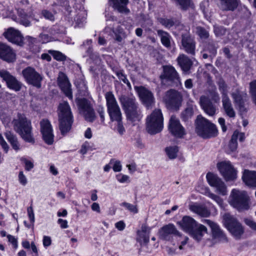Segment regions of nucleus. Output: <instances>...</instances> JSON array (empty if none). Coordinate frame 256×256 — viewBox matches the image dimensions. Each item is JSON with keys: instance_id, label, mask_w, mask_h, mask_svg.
I'll use <instances>...</instances> for the list:
<instances>
[{"instance_id": "4468645a", "label": "nucleus", "mask_w": 256, "mask_h": 256, "mask_svg": "<svg viewBox=\"0 0 256 256\" xmlns=\"http://www.w3.org/2000/svg\"><path fill=\"white\" fill-rule=\"evenodd\" d=\"M142 104L148 108H151L155 103V98L152 92L144 86H135Z\"/></svg>"}, {"instance_id": "e2e57ef3", "label": "nucleus", "mask_w": 256, "mask_h": 256, "mask_svg": "<svg viewBox=\"0 0 256 256\" xmlns=\"http://www.w3.org/2000/svg\"><path fill=\"white\" fill-rule=\"evenodd\" d=\"M27 210L30 221L32 224H34V215L32 206H30L28 207Z\"/></svg>"}, {"instance_id": "09e8293b", "label": "nucleus", "mask_w": 256, "mask_h": 256, "mask_svg": "<svg viewBox=\"0 0 256 256\" xmlns=\"http://www.w3.org/2000/svg\"><path fill=\"white\" fill-rule=\"evenodd\" d=\"M250 93L254 103L256 105V80H253L250 84Z\"/></svg>"}, {"instance_id": "13d9d810", "label": "nucleus", "mask_w": 256, "mask_h": 256, "mask_svg": "<svg viewBox=\"0 0 256 256\" xmlns=\"http://www.w3.org/2000/svg\"><path fill=\"white\" fill-rule=\"evenodd\" d=\"M42 14L46 18L52 21L54 20V16L50 12L47 10H44L42 11Z\"/></svg>"}, {"instance_id": "3c124183", "label": "nucleus", "mask_w": 256, "mask_h": 256, "mask_svg": "<svg viewBox=\"0 0 256 256\" xmlns=\"http://www.w3.org/2000/svg\"><path fill=\"white\" fill-rule=\"evenodd\" d=\"M160 22L167 28H170L174 26L175 22L172 19H168L165 18H160Z\"/></svg>"}, {"instance_id": "052dcab7", "label": "nucleus", "mask_w": 256, "mask_h": 256, "mask_svg": "<svg viewBox=\"0 0 256 256\" xmlns=\"http://www.w3.org/2000/svg\"><path fill=\"white\" fill-rule=\"evenodd\" d=\"M112 161L114 162V164L112 166L114 171L116 172H120L122 170V165L120 162L118 160H112L110 161V162H112Z\"/></svg>"}, {"instance_id": "9d476101", "label": "nucleus", "mask_w": 256, "mask_h": 256, "mask_svg": "<svg viewBox=\"0 0 256 256\" xmlns=\"http://www.w3.org/2000/svg\"><path fill=\"white\" fill-rule=\"evenodd\" d=\"M182 94L173 89L166 92L163 101L166 107L170 109L177 110L182 104Z\"/></svg>"}, {"instance_id": "2eb2a0df", "label": "nucleus", "mask_w": 256, "mask_h": 256, "mask_svg": "<svg viewBox=\"0 0 256 256\" xmlns=\"http://www.w3.org/2000/svg\"><path fill=\"white\" fill-rule=\"evenodd\" d=\"M206 178L209 184L216 188L218 192L223 196L227 194L226 184L216 175L211 172H208L206 174Z\"/></svg>"}, {"instance_id": "f3484780", "label": "nucleus", "mask_w": 256, "mask_h": 256, "mask_svg": "<svg viewBox=\"0 0 256 256\" xmlns=\"http://www.w3.org/2000/svg\"><path fill=\"white\" fill-rule=\"evenodd\" d=\"M40 132L44 140L48 144L50 145L54 142V134L50 122L46 119H43L40 122Z\"/></svg>"}, {"instance_id": "f704fd0d", "label": "nucleus", "mask_w": 256, "mask_h": 256, "mask_svg": "<svg viewBox=\"0 0 256 256\" xmlns=\"http://www.w3.org/2000/svg\"><path fill=\"white\" fill-rule=\"evenodd\" d=\"M222 107L226 115L230 118H234L236 114L230 98L222 99Z\"/></svg>"}, {"instance_id": "72a5a7b5", "label": "nucleus", "mask_w": 256, "mask_h": 256, "mask_svg": "<svg viewBox=\"0 0 256 256\" xmlns=\"http://www.w3.org/2000/svg\"><path fill=\"white\" fill-rule=\"evenodd\" d=\"M158 36L160 38V41L162 45L167 48H171L172 38L170 34L162 30H158Z\"/></svg>"}, {"instance_id": "b1692460", "label": "nucleus", "mask_w": 256, "mask_h": 256, "mask_svg": "<svg viewBox=\"0 0 256 256\" xmlns=\"http://www.w3.org/2000/svg\"><path fill=\"white\" fill-rule=\"evenodd\" d=\"M231 96L236 106L238 107L240 111V112H246V109L245 107L244 102L246 101L245 98L247 96L246 94L241 93L237 90L236 92H232Z\"/></svg>"}, {"instance_id": "c85d7f7f", "label": "nucleus", "mask_w": 256, "mask_h": 256, "mask_svg": "<svg viewBox=\"0 0 256 256\" xmlns=\"http://www.w3.org/2000/svg\"><path fill=\"white\" fill-rule=\"evenodd\" d=\"M218 4L220 9L223 11H234L239 4L238 0H219Z\"/></svg>"}, {"instance_id": "a18cd8bd", "label": "nucleus", "mask_w": 256, "mask_h": 256, "mask_svg": "<svg viewBox=\"0 0 256 256\" xmlns=\"http://www.w3.org/2000/svg\"><path fill=\"white\" fill-rule=\"evenodd\" d=\"M48 52L56 60L64 61L66 60V56L59 51L49 50Z\"/></svg>"}, {"instance_id": "49530a36", "label": "nucleus", "mask_w": 256, "mask_h": 256, "mask_svg": "<svg viewBox=\"0 0 256 256\" xmlns=\"http://www.w3.org/2000/svg\"><path fill=\"white\" fill-rule=\"evenodd\" d=\"M196 33L202 39H206L209 36L208 32L202 26L196 28Z\"/></svg>"}, {"instance_id": "de8ad7c7", "label": "nucleus", "mask_w": 256, "mask_h": 256, "mask_svg": "<svg viewBox=\"0 0 256 256\" xmlns=\"http://www.w3.org/2000/svg\"><path fill=\"white\" fill-rule=\"evenodd\" d=\"M217 46L213 43H208L205 48V50L208 52L210 54V56L214 57L216 54Z\"/></svg>"}, {"instance_id": "4c0bfd02", "label": "nucleus", "mask_w": 256, "mask_h": 256, "mask_svg": "<svg viewBox=\"0 0 256 256\" xmlns=\"http://www.w3.org/2000/svg\"><path fill=\"white\" fill-rule=\"evenodd\" d=\"M18 14L19 16L18 22L20 24L25 26H29L30 25V22L28 19V15L24 10L22 8H18Z\"/></svg>"}, {"instance_id": "aec40b11", "label": "nucleus", "mask_w": 256, "mask_h": 256, "mask_svg": "<svg viewBox=\"0 0 256 256\" xmlns=\"http://www.w3.org/2000/svg\"><path fill=\"white\" fill-rule=\"evenodd\" d=\"M169 130L177 138H181L186 134L184 128L180 124V120L174 116H172L170 118Z\"/></svg>"}, {"instance_id": "c03bdc74", "label": "nucleus", "mask_w": 256, "mask_h": 256, "mask_svg": "<svg viewBox=\"0 0 256 256\" xmlns=\"http://www.w3.org/2000/svg\"><path fill=\"white\" fill-rule=\"evenodd\" d=\"M116 74L120 80L126 84L129 88H131V85L126 78V75L124 73L123 70H119L116 72Z\"/></svg>"}, {"instance_id": "4be33fe9", "label": "nucleus", "mask_w": 256, "mask_h": 256, "mask_svg": "<svg viewBox=\"0 0 256 256\" xmlns=\"http://www.w3.org/2000/svg\"><path fill=\"white\" fill-rule=\"evenodd\" d=\"M0 58L8 62L16 60V54L8 45L0 42Z\"/></svg>"}, {"instance_id": "ddd939ff", "label": "nucleus", "mask_w": 256, "mask_h": 256, "mask_svg": "<svg viewBox=\"0 0 256 256\" xmlns=\"http://www.w3.org/2000/svg\"><path fill=\"white\" fill-rule=\"evenodd\" d=\"M0 77L3 81L6 82V86L10 89L15 92H18L20 90L22 84L6 70L4 68L0 69Z\"/></svg>"}, {"instance_id": "423d86ee", "label": "nucleus", "mask_w": 256, "mask_h": 256, "mask_svg": "<svg viewBox=\"0 0 256 256\" xmlns=\"http://www.w3.org/2000/svg\"><path fill=\"white\" fill-rule=\"evenodd\" d=\"M163 128V117L160 109L154 110L147 117L146 120V130L150 134L160 132Z\"/></svg>"}, {"instance_id": "473e14b6", "label": "nucleus", "mask_w": 256, "mask_h": 256, "mask_svg": "<svg viewBox=\"0 0 256 256\" xmlns=\"http://www.w3.org/2000/svg\"><path fill=\"white\" fill-rule=\"evenodd\" d=\"M190 210L202 216L208 217L210 215V210L207 208L202 205L196 204L190 205Z\"/></svg>"}, {"instance_id": "f257e3e1", "label": "nucleus", "mask_w": 256, "mask_h": 256, "mask_svg": "<svg viewBox=\"0 0 256 256\" xmlns=\"http://www.w3.org/2000/svg\"><path fill=\"white\" fill-rule=\"evenodd\" d=\"M14 130L26 142L34 144V139L32 134L31 122L24 115L18 114L12 122Z\"/></svg>"}, {"instance_id": "69168bd1", "label": "nucleus", "mask_w": 256, "mask_h": 256, "mask_svg": "<svg viewBox=\"0 0 256 256\" xmlns=\"http://www.w3.org/2000/svg\"><path fill=\"white\" fill-rule=\"evenodd\" d=\"M22 160L25 164V168L26 170L29 171L34 168V164L26 158H24Z\"/></svg>"}, {"instance_id": "603ef678", "label": "nucleus", "mask_w": 256, "mask_h": 256, "mask_svg": "<svg viewBox=\"0 0 256 256\" xmlns=\"http://www.w3.org/2000/svg\"><path fill=\"white\" fill-rule=\"evenodd\" d=\"M236 137V134L232 135L231 140L228 146L229 150L231 152L235 151L238 148L237 141L235 139Z\"/></svg>"}, {"instance_id": "79ce46f5", "label": "nucleus", "mask_w": 256, "mask_h": 256, "mask_svg": "<svg viewBox=\"0 0 256 256\" xmlns=\"http://www.w3.org/2000/svg\"><path fill=\"white\" fill-rule=\"evenodd\" d=\"M138 236L136 241L138 242L141 246L147 245L150 240V235L142 232H137Z\"/></svg>"}, {"instance_id": "20e7f679", "label": "nucleus", "mask_w": 256, "mask_h": 256, "mask_svg": "<svg viewBox=\"0 0 256 256\" xmlns=\"http://www.w3.org/2000/svg\"><path fill=\"white\" fill-rule=\"evenodd\" d=\"M196 132L203 138L216 136L218 134L216 126L201 115H198L195 122Z\"/></svg>"}, {"instance_id": "f8f14e48", "label": "nucleus", "mask_w": 256, "mask_h": 256, "mask_svg": "<svg viewBox=\"0 0 256 256\" xmlns=\"http://www.w3.org/2000/svg\"><path fill=\"white\" fill-rule=\"evenodd\" d=\"M22 74L26 82L37 88H40L43 76L32 67L28 66L22 70Z\"/></svg>"}, {"instance_id": "864d4df0", "label": "nucleus", "mask_w": 256, "mask_h": 256, "mask_svg": "<svg viewBox=\"0 0 256 256\" xmlns=\"http://www.w3.org/2000/svg\"><path fill=\"white\" fill-rule=\"evenodd\" d=\"M244 223L248 226L252 230L256 232V222L252 219L246 218L244 219Z\"/></svg>"}, {"instance_id": "f03ea898", "label": "nucleus", "mask_w": 256, "mask_h": 256, "mask_svg": "<svg viewBox=\"0 0 256 256\" xmlns=\"http://www.w3.org/2000/svg\"><path fill=\"white\" fill-rule=\"evenodd\" d=\"M119 100L128 119L132 122H139L142 119V112L134 98L122 95L120 96Z\"/></svg>"}, {"instance_id": "bf43d9fd", "label": "nucleus", "mask_w": 256, "mask_h": 256, "mask_svg": "<svg viewBox=\"0 0 256 256\" xmlns=\"http://www.w3.org/2000/svg\"><path fill=\"white\" fill-rule=\"evenodd\" d=\"M18 180L19 182L23 186H25L27 184V179L24 175L23 172L21 171L18 174Z\"/></svg>"}, {"instance_id": "cd10ccee", "label": "nucleus", "mask_w": 256, "mask_h": 256, "mask_svg": "<svg viewBox=\"0 0 256 256\" xmlns=\"http://www.w3.org/2000/svg\"><path fill=\"white\" fill-rule=\"evenodd\" d=\"M176 61L182 70L184 72L190 70L193 64L192 60L184 54H180Z\"/></svg>"}, {"instance_id": "5fc2aeb1", "label": "nucleus", "mask_w": 256, "mask_h": 256, "mask_svg": "<svg viewBox=\"0 0 256 256\" xmlns=\"http://www.w3.org/2000/svg\"><path fill=\"white\" fill-rule=\"evenodd\" d=\"M207 196L210 198L214 200L220 206H222L223 200L219 196H218L214 194H212L210 192H208Z\"/></svg>"}, {"instance_id": "680f3d73", "label": "nucleus", "mask_w": 256, "mask_h": 256, "mask_svg": "<svg viewBox=\"0 0 256 256\" xmlns=\"http://www.w3.org/2000/svg\"><path fill=\"white\" fill-rule=\"evenodd\" d=\"M0 144L2 146V148L6 152H8L9 147L8 145L6 142L4 140L3 136H2V134L0 133Z\"/></svg>"}, {"instance_id": "338daca9", "label": "nucleus", "mask_w": 256, "mask_h": 256, "mask_svg": "<svg viewBox=\"0 0 256 256\" xmlns=\"http://www.w3.org/2000/svg\"><path fill=\"white\" fill-rule=\"evenodd\" d=\"M118 122L117 125V130L120 134H122L125 132V129L122 123V120L120 121H116Z\"/></svg>"}, {"instance_id": "c9c22d12", "label": "nucleus", "mask_w": 256, "mask_h": 256, "mask_svg": "<svg viewBox=\"0 0 256 256\" xmlns=\"http://www.w3.org/2000/svg\"><path fill=\"white\" fill-rule=\"evenodd\" d=\"M217 84L218 87V90L222 94V100L229 98L228 96V86L224 80L222 78H220L217 82Z\"/></svg>"}, {"instance_id": "c756f323", "label": "nucleus", "mask_w": 256, "mask_h": 256, "mask_svg": "<svg viewBox=\"0 0 256 256\" xmlns=\"http://www.w3.org/2000/svg\"><path fill=\"white\" fill-rule=\"evenodd\" d=\"M242 179L244 184L250 187H256V172L245 170Z\"/></svg>"}, {"instance_id": "9b49d317", "label": "nucleus", "mask_w": 256, "mask_h": 256, "mask_svg": "<svg viewBox=\"0 0 256 256\" xmlns=\"http://www.w3.org/2000/svg\"><path fill=\"white\" fill-rule=\"evenodd\" d=\"M160 78L164 79L172 86L182 85L180 77L175 68L172 66H163V74Z\"/></svg>"}, {"instance_id": "774afa93", "label": "nucleus", "mask_w": 256, "mask_h": 256, "mask_svg": "<svg viewBox=\"0 0 256 256\" xmlns=\"http://www.w3.org/2000/svg\"><path fill=\"white\" fill-rule=\"evenodd\" d=\"M117 180L120 182L123 183L126 182L129 178V176L126 175L120 174L116 176Z\"/></svg>"}, {"instance_id": "8fccbe9b", "label": "nucleus", "mask_w": 256, "mask_h": 256, "mask_svg": "<svg viewBox=\"0 0 256 256\" xmlns=\"http://www.w3.org/2000/svg\"><path fill=\"white\" fill-rule=\"evenodd\" d=\"M120 205L124 207L126 210L131 212L134 214H136L138 212V209L136 205H133L126 202H122L120 204Z\"/></svg>"}, {"instance_id": "a19ab883", "label": "nucleus", "mask_w": 256, "mask_h": 256, "mask_svg": "<svg viewBox=\"0 0 256 256\" xmlns=\"http://www.w3.org/2000/svg\"><path fill=\"white\" fill-rule=\"evenodd\" d=\"M6 138L11 144L14 149L18 150L20 148V144L17 138L10 132H7L5 134Z\"/></svg>"}, {"instance_id": "5701e85b", "label": "nucleus", "mask_w": 256, "mask_h": 256, "mask_svg": "<svg viewBox=\"0 0 256 256\" xmlns=\"http://www.w3.org/2000/svg\"><path fill=\"white\" fill-rule=\"evenodd\" d=\"M5 38L10 42L20 45L22 43L23 37L20 32L12 28H9L4 33Z\"/></svg>"}, {"instance_id": "0eeeda50", "label": "nucleus", "mask_w": 256, "mask_h": 256, "mask_svg": "<svg viewBox=\"0 0 256 256\" xmlns=\"http://www.w3.org/2000/svg\"><path fill=\"white\" fill-rule=\"evenodd\" d=\"M223 222L232 235L236 239L240 240L244 233L242 224L229 214L223 216Z\"/></svg>"}, {"instance_id": "393cba45", "label": "nucleus", "mask_w": 256, "mask_h": 256, "mask_svg": "<svg viewBox=\"0 0 256 256\" xmlns=\"http://www.w3.org/2000/svg\"><path fill=\"white\" fill-rule=\"evenodd\" d=\"M178 224L183 230L189 234L198 224L193 218L190 216H184Z\"/></svg>"}, {"instance_id": "0e129e2a", "label": "nucleus", "mask_w": 256, "mask_h": 256, "mask_svg": "<svg viewBox=\"0 0 256 256\" xmlns=\"http://www.w3.org/2000/svg\"><path fill=\"white\" fill-rule=\"evenodd\" d=\"M236 134V137L235 138L236 140L237 141L238 139L241 142H243L245 139V134L244 133L240 132L237 130H236L233 133V134Z\"/></svg>"}, {"instance_id": "4d7b16f0", "label": "nucleus", "mask_w": 256, "mask_h": 256, "mask_svg": "<svg viewBox=\"0 0 256 256\" xmlns=\"http://www.w3.org/2000/svg\"><path fill=\"white\" fill-rule=\"evenodd\" d=\"M210 96L212 98V100L214 102L216 103H218L220 101V96L218 92L216 90H214L210 92Z\"/></svg>"}, {"instance_id": "7ed1b4c3", "label": "nucleus", "mask_w": 256, "mask_h": 256, "mask_svg": "<svg viewBox=\"0 0 256 256\" xmlns=\"http://www.w3.org/2000/svg\"><path fill=\"white\" fill-rule=\"evenodd\" d=\"M59 128L62 135L68 132L72 128L73 116L68 102H64L58 106Z\"/></svg>"}, {"instance_id": "1a4fd4ad", "label": "nucleus", "mask_w": 256, "mask_h": 256, "mask_svg": "<svg viewBox=\"0 0 256 256\" xmlns=\"http://www.w3.org/2000/svg\"><path fill=\"white\" fill-rule=\"evenodd\" d=\"M105 98L106 101L108 112L110 120L112 121L122 120L120 109L114 94L111 92H107L105 94Z\"/></svg>"}, {"instance_id": "37998d69", "label": "nucleus", "mask_w": 256, "mask_h": 256, "mask_svg": "<svg viewBox=\"0 0 256 256\" xmlns=\"http://www.w3.org/2000/svg\"><path fill=\"white\" fill-rule=\"evenodd\" d=\"M165 151L169 158L174 159L177 156L178 148L176 146H169L166 148Z\"/></svg>"}, {"instance_id": "412c9836", "label": "nucleus", "mask_w": 256, "mask_h": 256, "mask_svg": "<svg viewBox=\"0 0 256 256\" xmlns=\"http://www.w3.org/2000/svg\"><path fill=\"white\" fill-rule=\"evenodd\" d=\"M182 49L186 52L192 56L195 54L196 42L189 35H182Z\"/></svg>"}, {"instance_id": "6ab92c4d", "label": "nucleus", "mask_w": 256, "mask_h": 256, "mask_svg": "<svg viewBox=\"0 0 256 256\" xmlns=\"http://www.w3.org/2000/svg\"><path fill=\"white\" fill-rule=\"evenodd\" d=\"M200 104L204 112L209 116H214L216 112V107L210 98L202 95L200 98Z\"/></svg>"}, {"instance_id": "a211bd4d", "label": "nucleus", "mask_w": 256, "mask_h": 256, "mask_svg": "<svg viewBox=\"0 0 256 256\" xmlns=\"http://www.w3.org/2000/svg\"><path fill=\"white\" fill-rule=\"evenodd\" d=\"M58 83L62 90L70 99H72V93L71 84L66 76L62 72H60L58 78Z\"/></svg>"}, {"instance_id": "ea45409f", "label": "nucleus", "mask_w": 256, "mask_h": 256, "mask_svg": "<svg viewBox=\"0 0 256 256\" xmlns=\"http://www.w3.org/2000/svg\"><path fill=\"white\" fill-rule=\"evenodd\" d=\"M86 15L87 14L85 10H80L74 18L76 26H82L86 22Z\"/></svg>"}, {"instance_id": "bb28decb", "label": "nucleus", "mask_w": 256, "mask_h": 256, "mask_svg": "<svg viewBox=\"0 0 256 256\" xmlns=\"http://www.w3.org/2000/svg\"><path fill=\"white\" fill-rule=\"evenodd\" d=\"M109 1L112 7L119 12L126 14L130 13V10L127 8L128 0H109Z\"/></svg>"}, {"instance_id": "58836bf2", "label": "nucleus", "mask_w": 256, "mask_h": 256, "mask_svg": "<svg viewBox=\"0 0 256 256\" xmlns=\"http://www.w3.org/2000/svg\"><path fill=\"white\" fill-rule=\"evenodd\" d=\"M195 106L190 104L188 107L182 112L181 118L184 121H187L190 119L194 114V108Z\"/></svg>"}, {"instance_id": "e433bc0d", "label": "nucleus", "mask_w": 256, "mask_h": 256, "mask_svg": "<svg viewBox=\"0 0 256 256\" xmlns=\"http://www.w3.org/2000/svg\"><path fill=\"white\" fill-rule=\"evenodd\" d=\"M176 6H179L180 8L184 11L190 9H194V4L192 0H174Z\"/></svg>"}, {"instance_id": "2f4dec72", "label": "nucleus", "mask_w": 256, "mask_h": 256, "mask_svg": "<svg viewBox=\"0 0 256 256\" xmlns=\"http://www.w3.org/2000/svg\"><path fill=\"white\" fill-rule=\"evenodd\" d=\"M204 222L211 228L212 234L214 238H223L226 237L223 232L216 223L210 220H204Z\"/></svg>"}, {"instance_id": "a878e982", "label": "nucleus", "mask_w": 256, "mask_h": 256, "mask_svg": "<svg viewBox=\"0 0 256 256\" xmlns=\"http://www.w3.org/2000/svg\"><path fill=\"white\" fill-rule=\"evenodd\" d=\"M160 237L164 240H168V236L172 234L179 236H181L180 233L176 230L174 225L168 224L164 226L160 230Z\"/></svg>"}, {"instance_id": "6e6d98bb", "label": "nucleus", "mask_w": 256, "mask_h": 256, "mask_svg": "<svg viewBox=\"0 0 256 256\" xmlns=\"http://www.w3.org/2000/svg\"><path fill=\"white\" fill-rule=\"evenodd\" d=\"M226 30L222 26H214V32L216 36H220L226 34Z\"/></svg>"}, {"instance_id": "dca6fc26", "label": "nucleus", "mask_w": 256, "mask_h": 256, "mask_svg": "<svg viewBox=\"0 0 256 256\" xmlns=\"http://www.w3.org/2000/svg\"><path fill=\"white\" fill-rule=\"evenodd\" d=\"M218 168L226 180H233L236 178V172L230 162H220Z\"/></svg>"}, {"instance_id": "7c9ffc66", "label": "nucleus", "mask_w": 256, "mask_h": 256, "mask_svg": "<svg viewBox=\"0 0 256 256\" xmlns=\"http://www.w3.org/2000/svg\"><path fill=\"white\" fill-rule=\"evenodd\" d=\"M206 233H207L206 228L202 224H198L189 234L198 242L201 240L202 236Z\"/></svg>"}, {"instance_id": "39448f33", "label": "nucleus", "mask_w": 256, "mask_h": 256, "mask_svg": "<svg viewBox=\"0 0 256 256\" xmlns=\"http://www.w3.org/2000/svg\"><path fill=\"white\" fill-rule=\"evenodd\" d=\"M230 204L239 212L250 208V198L244 190L233 189L230 196Z\"/></svg>"}, {"instance_id": "6e6552de", "label": "nucleus", "mask_w": 256, "mask_h": 256, "mask_svg": "<svg viewBox=\"0 0 256 256\" xmlns=\"http://www.w3.org/2000/svg\"><path fill=\"white\" fill-rule=\"evenodd\" d=\"M79 112L89 122L96 118V114L91 102L85 98H77L76 100Z\"/></svg>"}]
</instances>
